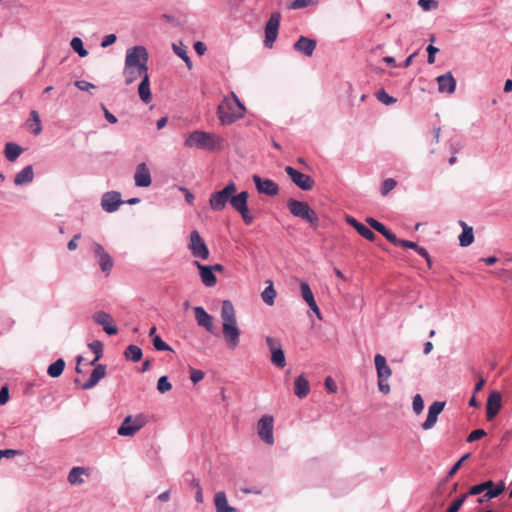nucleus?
<instances>
[{
    "instance_id": "1",
    "label": "nucleus",
    "mask_w": 512,
    "mask_h": 512,
    "mask_svg": "<svg viewBox=\"0 0 512 512\" xmlns=\"http://www.w3.org/2000/svg\"><path fill=\"white\" fill-rule=\"evenodd\" d=\"M221 319L223 336L230 349L239 345L240 330L237 326L236 314L233 304L229 300L222 302Z\"/></svg>"
},
{
    "instance_id": "2",
    "label": "nucleus",
    "mask_w": 512,
    "mask_h": 512,
    "mask_svg": "<svg viewBox=\"0 0 512 512\" xmlns=\"http://www.w3.org/2000/svg\"><path fill=\"white\" fill-rule=\"evenodd\" d=\"M224 139L215 133L202 130H195L185 136L184 146L200 150L215 151L221 150Z\"/></svg>"
},
{
    "instance_id": "3",
    "label": "nucleus",
    "mask_w": 512,
    "mask_h": 512,
    "mask_svg": "<svg viewBox=\"0 0 512 512\" xmlns=\"http://www.w3.org/2000/svg\"><path fill=\"white\" fill-rule=\"evenodd\" d=\"M246 108L238 96L232 92L230 97H225L217 108V115L222 125H231L245 115Z\"/></svg>"
},
{
    "instance_id": "4",
    "label": "nucleus",
    "mask_w": 512,
    "mask_h": 512,
    "mask_svg": "<svg viewBox=\"0 0 512 512\" xmlns=\"http://www.w3.org/2000/svg\"><path fill=\"white\" fill-rule=\"evenodd\" d=\"M287 206L293 216L308 222L313 227L318 226V216L306 202L289 199Z\"/></svg>"
},
{
    "instance_id": "5",
    "label": "nucleus",
    "mask_w": 512,
    "mask_h": 512,
    "mask_svg": "<svg viewBox=\"0 0 512 512\" xmlns=\"http://www.w3.org/2000/svg\"><path fill=\"white\" fill-rule=\"evenodd\" d=\"M147 422L148 417L144 413L128 415L124 418L122 424L119 426L117 433L120 436L133 437L147 424Z\"/></svg>"
},
{
    "instance_id": "6",
    "label": "nucleus",
    "mask_w": 512,
    "mask_h": 512,
    "mask_svg": "<svg viewBox=\"0 0 512 512\" xmlns=\"http://www.w3.org/2000/svg\"><path fill=\"white\" fill-rule=\"evenodd\" d=\"M237 191L236 184L234 182L228 183L222 190L213 192L209 198V205L214 211H221L226 207V204L230 203V198Z\"/></svg>"
},
{
    "instance_id": "7",
    "label": "nucleus",
    "mask_w": 512,
    "mask_h": 512,
    "mask_svg": "<svg viewBox=\"0 0 512 512\" xmlns=\"http://www.w3.org/2000/svg\"><path fill=\"white\" fill-rule=\"evenodd\" d=\"M148 52L143 46H134L126 51L125 64L139 67L143 72L148 71Z\"/></svg>"
},
{
    "instance_id": "8",
    "label": "nucleus",
    "mask_w": 512,
    "mask_h": 512,
    "mask_svg": "<svg viewBox=\"0 0 512 512\" xmlns=\"http://www.w3.org/2000/svg\"><path fill=\"white\" fill-rule=\"evenodd\" d=\"M188 248L195 258L206 260L209 257V249L197 230L190 233Z\"/></svg>"
},
{
    "instance_id": "9",
    "label": "nucleus",
    "mask_w": 512,
    "mask_h": 512,
    "mask_svg": "<svg viewBox=\"0 0 512 512\" xmlns=\"http://www.w3.org/2000/svg\"><path fill=\"white\" fill-rule=\"evenodd\" d=\"M280 21V12H273L268 21L266 22L264 44L268 48H272L274 42L277 39Z\"/></svg>"
},
{
    "instance_id": "10",
    "label": "nucleus",
    "mask_w": 512,
    "mask_h": 512,
    "mask_svg": "<svg viewBox=\"0 0 512 512\" xmlns=\"http://www.w3.org/2000/svg\"><path fill=\"white\" fill-rule=\"evenodd\" d=\"M266 343L271 353V362L279 368H284L286 366V359L280 340L267 336Z\"/></svg>"
},
{
    "instance_id": "11",
    "label": "nucleus",
    "mask_w": 512,
    "mask_h": 512,
    "mask_svg": "<svg viewBox=\"0 0 512 512\" xmlns=\"http://www.w3.org/2000/svg\"><path fill=\"white\" fill-rule=\"evenodd\" d=\"M273 422V416L264 415L259 419L257 423L258 436L262 441H264L268 445L274 444Z\"/></svg>"
},
{
    "instance_id": "12",
    "label": "nucleus",
    "mask_w": 512,
    "mask_h": 512,
    "mask_svg": "<svg viewBox=\"0 0 512 512\" xmlns=\"http://www.w3.org/2000/svg\"><path fill=\"white\" fill-rule=\"evenodd\" d=\"M286 173L292 182L304 191H309L314 187V180L307 174H304L291 166L285 167Z\"/></svg>"
},
{
    "instance_id": "13",
    "label": "nucleus",
    "mask_w": 512,
    "mask_h": 512,
    "mask_svg": "<svg viewBox=\"0 0 512 512\" xmlns=\"http://www.w3.org/2000/svg\"><path fill=\"white\" fill-rule=\"evenodd\" d=\"M93 252L95 254V257L98 259V264L101 270L106 275H109L113 267V261L110 255L104 250L103 246L99 243H94Z\"/></svg>"
},
{
    "instance_id": "14",
    "label": "nucleus",
    "mask_w": 512,
    "mask_h": 512,
    "mask_svg": "<svg viewBox=\"0 0 512 512\" xmlns=\"http://www.w3.org/2000/svg\"><path fill=\"white\" fill-rule=\"evenodd\" d=\"M444 407L445 402L442 401H435L429 406L427 418L421 425L423 430H430L435 426L438 416Z\"/></svg>"
},
{
    "instance_id": "15",
    "label": "nucleus",
    "mask_w": 512,
    "mask_h": 512,
    "mask_svg": "<svg viewBox=\"0 0 512 512\" xmlns=\"http://www.w3.org/2000/svg\"><path fill=\"white\" fill-rule=\"evenodd\" d=\"M95 323L103 327V330L109 335H115L118 333V329L115 325L112 316L104 311H98L93 315Z\"/></svg>"
},
{
    "instance_id": "16",
    "label": "nucleus",
    "mask_w": 512,
    "mask_h": 512,
    "mask_svg": "<svg viewBox=\"0 0 512 512\" xmlns=\"http://www.w3.org/2000/svg\"><path fill=\"white\" fill-rule=\"evenodd\" d=\"M502 407V396L498 391H493L489 394L486 403V418L491 421L499 413Z\"/></svg>"
},
{
    "instance_id": "17",
    "label": "nucleus",
    "mask_w": 512,
    "mask_h": 512,
    "mask_svg": "<svg viewBox=\"0 0 512 512\" xmlns=\"http://www.w3.org/2000/svg\"><path fill=\"white\" fill-rule=\"evenodd\" d=\"M253 182L261 194H266L268 196H275L279 192L278 185L270 179H263L259 175H253Z\"/></svg>"
},
{
    "instance_id": "18",
    "label": "nucleus",
    "mask_w": 512,
    "mask_h": 512,
    "mask_svg": "<svg viewBox=\"0 0 512 512\" xmlns=\"http://www.w3.org/2000/svg\"><path fill=\"white\" fill-rule=\"evenodd\" d=\"M122 203L121 195L116 191L106 192L101 199L103 210L109 213L116 211Z\"/></svg>"
},
{
    "instance_id": "19",
    "label": "nucleus",
    "mask_w": 512,
    "mask_h": 512,
    "mask_svg": "<svg viewBox=\"0 0 512 512\" xmlns=\"http://www.w3.org/2000/svg\"><path fill=\"white\" fill-rule=\"evenodd\" d=\"M134 181L137 187H148L151 185V172L145 163H140L136 167Z\"/></svg>"
},
{
    "instance_id": "20",
    "label": "nucleus",
    "mask_w": 512,
    "mask_h": 512,
    "mask_svg": "<svg viewBox=\"0 0 512 512\" xmlns=\"http://www.w3.org/2000/svg\"><path fill=\"white\" fill-rule=\"evenodd\" d=\"M301 295L304 301L308 304L310 309L316 314L318 319H321L320 309L314 299L313 292L307 282H301L300 284Z\"/></svg>"
},
{
    "instance_id": "21",
    "label": "nucleus",
    "mask_w": 512,
    "mask_h": 512,
    "mask_svg": "<svg viewBox=\"0 0 512 512\" xmlns=\"http://www.w3.org/2000/svg\"><path fill=\"white\" fill-rule=\"evenodd\" d=\"M146 75H148V71L143 72L139 67L124 63L123 77L127 86L133 84L138 79H142Z\"/></svg>"
},
{
    "instance_id": "22",
    "label": "nucleus",
    "mask_w": 512,
    "mask_h": 512,
    "mask_svg": "<svg viewBox=\"0 0 512 512\" xmlns=\"http://www.w3.org/2000/svg\"><path fill=\"white\" fill-rule=\"evenodd\" d=\"M195 266L199 270L200 278L202 283L207 287H213L217 283V278L213 273L212 269L208 265H202L200 262L195 261Z\"/></svg>"
},
{
    "instance_id": "23",
    "label": "nucleus",
    "mask_w": 512,
    "mask_h": 512,
    "mask_svg": "<svg viewBox=\"0 0 512 512\" xmlns=\"http://www.w3.org/2000/svg\"><path fill=\"white\" fill-rule=\"evenodd\" d=\"M438 83V89L441 93L452 94L456 88V80L451 72H447L444 75H440L436 78Z\"/></svg>"
},
{
    "instance_id": "24",
    "label": "nucleus",
    "mask_w": 512,
    "mask_h": 512,
    "mask_svg": "<svg viewBox=\"0 0 512 512\" xmlns=\"http://www.w3.org/2000/svg\"><path fill=\"white\" fill-rule=\"evenodd\" d=\"M374 363L378 380H388L392 375V370L387 365L386 358L381 354H376L374 357Z\"/></svg>"
},
{
    "instance_id": "25",
    "label": "nucleus",
    "mask_w": 512,
    "mask_h": 512,
    "mask_svg": "<svg viewBox=\"0 0 512 512\" xmlns=\"http://www.w3.org/2000/svg\"><path fill=\"white\" fill-rule=\"evenodd\" d=\"M105 376H106V366L99 364L93 369L88 381L85 382L84 384H82L81 388L84 390L91 389L94 386H96L98 384V382L101 379H103Z\"/></svg>"
},
{
    "instance_id": "26",
    "label": "nucleus",
    "mask_w": 512,
    "mask_h": 512,
    "mask_svg": "<svg viewBox=\"0 0 512 512\" xmlns=\"http://www.w3.org/2000/svg\"><path fill=\"white\" fill-rule=\"evenodd\" d=\"M315 48L316 41L305 36H301L294 44V49L296 51L301 52L308 57L312 56Z\"/></svg>"
},
{
    "instance_id": "27",
    "label": "nucleus",
    "mask_w": 512,
    "mask_h": 512,
    "mask_svg": "<svg viewBox=\"0 0 512 512\" xmlns=\"http://www.w3.org/2000/svg\"><path fill=\"white\" fill-rule=\"evenodd\" d=\"M194 315L197 324L204 327L207 331L211 332L213 328V318L202 307L197 306L194 308Z\"/></svg>"
},
{
    "instance_id": "28",
    "label": "nucleus",
    "mask_w": 512,
    "mask_h": 512,
    "mask_svg": "<svg viewBox=\"0 0 512 512\" xmlns=\"http://www.w3.org/2000/svg\"><path fill=\"white\" fill-rule=\"evenodd\" d=\"M310 392V385L308 379L305 377V375L298 376L294 381V393L295 395L303 399L308 396Z\"/></svg>"
},
{
    "instance_id": "29",
    "label": "nucleus",
    "mask_w": 512,
    "mask_h": 512,
    "mask_svg": "<svg viewBox=\"0 0 512 512\" xmlns=\"http://www.w3.org/2000/svg\"><path fill=\"white\" fill-rule=\"evenodd\" d=\"M248 197H249V194L247 191H242L237 195L235 193L230 198V205L237 212H243V210L245 211V208L248 207V204H247Z\"/></svg>"
},
{
    "instance_id": "30",
    "label": "nucleus",
    "mask_w": 512,
    "mask_h": 512,
    "mask_svg": "<svg viewBox=\"0 0 512 512\" xmlns=\"http://www.w3.org/2000/svg\"><path fill=\"white\" fill-rule=\"evenodd\" d=\"M33 178V167L31 165H28L15 175L14 183L17 186L26 185L28 183H31L33 181Z\"/></svg>"
},
{
    "instance_id": "31",
    "label": "nucleus",
    "mask_w": 512,
    "mask_h": 512,
    "mask_svg": "<svg viewBox=\"0 0 512 512\" xmlns=\"http://www.w3.org/2000/svg\"><path fill=\"white\" fill-rule=\"evenodd\" d=\"M215 508L217 512H239L236 508L228 504L226 495L223 491L215 494Z\"/></svg>"
},
{
    "instance_id": "32",
    "label": "nucleus",
    "mask_w": 512,
    "mask_h": 512,
    "mask_svg": "<svg viewBox=\"0 0 512 512\" xmlns=\"http://www.w3.org/2000/svg\"><path fill=\"white\" fill-rule=\"evenodd\" d=\"M138 94L140 99L145 103L148 104L152 100V94L150 90V80L149 75H146L141 79V82L138 86Z\"/></svg>"
},
{
    "instance_id": "33",
    "label": "nucleus",
    "mask_w": 512,
    "mask_h": 512,
    "mask_svg": "<svg viewBox=\"0 0 512 512\" xmlns=\"http://www.w3.org/2000/svg\"><path fill=\"white\" fill-rule=\"evenodd\" d=\"M459 224L463 229L462 233L459 235V244L462 247H467L474 241L473 228L468 226L464 221H459Z\"/></svg>"
},
{
    "instance_id": "34",
    "label": "nucleus",
    "mask_w": 512,
    "mask_h": 512,
    "mask_svg": "<svg viewBox=\"0 0 512 512\" xmlns=\"http://www.w3.org/2000/svg\"><path fill=\"white\" fill-rule=\"evenodd\" d=\"M366 222L369 224V226L373 229H375L377 232L381 233L388 241H394L395 240V234L387 229L385 225H383L381 222L374 218H367Z\"/></svg>"
},
{
    "instance_id": "35",
    "label": "nucleus",
    "mask_w": 512,
    "mask_h": 512,
    "mask_svg": "<svg viewBox=\"0 0 512 512\" xmlns=\"http://www.w3.org/2000/svg\"><path fill=\"white\" fill-rule=\"evenodd\" d=\"M26 126L34 135H39L42 132V124L39 113L36 110L30 112V116L26 121Z\"/></svg>"
},
{
    "instance_id": "36",
    "label": "nucleus",
    "mask_w": 512,
    "mask_h": 512,
    "mask_svg": "<svg viewBox=\"0 0 512 512\" xmlns=\"http://www.w3.org/2000/svg\"><path fill=\"white\" fill-rule=\"evenodd\" d=\"M22 152L23 150L18 144L8 142L5 145L4 153L8 161H15L21 155Z\"/></svg>"
},
{
    "instance_id": "37",
    "label": "nucleus",
    "mask_w": 512,
    "mask_h": 512,
    "mask_svg": "<svg viewBox=\"0 0 512 512\" xmlns=\"http://www.w3.org/2000/svg\"><path fill=\"white\" fill-rule=\"evenodd\" d=\"M268 286L261 293L262 300L269 306H272L275 302L276 290L273 287V282L271 280L266 281Z\"/></svg>"
},
{
    "instance_id": "38",
    "label": "nucleus",
    "mask_w": 512,
    "mask_h": 512,
    "mask_svg": "<svg viewBox=\"0 0 512 512\" xmlns=\"http://www.w3.org/2000/svg\"><path fill=\"white\" fill-rule=\"evenodd\" d=\"M64 368H65V361L63 359L59 358L54 363L49 365V367L47 369V373L50 377L57 378L63 373Z\"/></svg>"
},
{
    "instance_id": "39",
    "label": "nucleus",
    "mask_w": 512,
    "mask_h": 512,
    "mask_svg": "<svg viewBox=\"0 0 512 512\" xmlns=\"http://www.w3.org/2000/svg\"><path fill=\"white\" fill-rule=\"evenodd\" d=\"M172 49L176 55H178L181 59H183L185 61V63L187 64V67L189 69H191L192 62H191L190 58L188 57L187 47L180 42L179 44L174 43L172 45Z\"/></svg>"
},
{
    "instance_id": "40",
    "label": "nucleus",
    "mask_w": 512,
    "mask_h": 512,
    "mask_svg": "<svg viewBox=\"0 0 512 512\" xmlns=\"http://www.w3.org/2000/svg\"><path fill=\"white\" fill-rule=\"evenodd\" d=\"M124 355L126 359L137 362L142 358V350L137 345H129L126 348Z\"/></svg>"
},
{
    "instance_id": "41",
    "label": "nucleus",
    "mask_w": 512,
    "mask_h": 512,
    "mask_svg": "<svg viewBox=\"0 0 512 512\" xmlns=\"http://www.w3.org/2000/svg\"><path fill=\"white\" fill-rule=\"evenodd\" d=\"M85 473V469L82 467H74L70 470L68 475V481L71 484H81L83 483V479L81 475Z\"/></svg>"
},
{
    "instance_id": "42",
    "label": "nucleus",
    "mask_w": 512,
    "mask_h": 512,
    "mask_svg": "<svg viewBox=\"0 0 512 512\" xmlns=\"http://www.w3.org/2000/svg\"><path fill=\"white\" fill-rule=\"evenodd\" d=\"M319 0H294L289 4V8L293 10L302 9L308 6L317 5Z\"/></svg>"
},
{
    "instance_id": "43",
    "label": "nucleus",
    "mask_w": 512,
    "mask_h": 512,
    "mask_svg": "<svg viewBox=\"0 0 512 512\" xmlns=\"http://www.w3.org/2000/svg\"><path fill=\"white\" fill-rule=\"evenodd\" d=\"M72 49L79 54L81 57L88 55V51L84 49L83 42L79 37H74L70 43Z\"/></svg>"
},
{
    "instance_id": "44",
    "label": "nucleus",
    "mask_w": 512,
    "mask_h": 512,
    "mask_svg": "<svg viewBox=\"0 0 512 512\" xmlns=\"http://www.w3.org/2000/svg\"><path fill=\"white\" fill-rule=\"evenodd\" d=\"M90 349L95 353V358L91 361V365H94L102 356V343L99 341H93L89 344Z\"/></svg>"
},
{
    "instance_id": "45",
    "label": "nucleus",
    "mask_w": 512,
    "mask_h": 512,
    "mask_svg": "<svg viewBox=\"0 0 512 512\" xmlns=\"http://www.w3.org/2000/svg\"><path fill=\"white\" fill-rule=\"evenodd\" d=\"M397 185V182L393 178H387L383 181L381 186V194L383 196L388 195Z\"/></svg>"
},
{
    "instance_id": "46",
    "label": "nucleus",
    "mask_w": 512,
    "mask_h": 512,
    "mask_svg": "<svg viewBox=\"0 0 512 512\" xmlns=\"http://www.w3.org/2000/svg\"><path fill=\"white\" fill-rule=\"evenodd\" d=\"M172 388L171 383L168 381L167 376H161L157 382V389L160 393H166Z\"/></svg>"
},
{
    "instance_id": "47",
    "label": "nucleus",
    "mask_w": 512,
    "mask_h": 512,
    "mask_svg": "<svg viewBox=\"0 0 512 512\" xmlns=\"http://www.w3.org/2000/svg\"><path fill=\"white\" fill-rule=\"evenodd\" d=\"M390 242L392 244L396 245V246H401L403 248H410V249H413L415 251H417V249L419 248L417 243L409 241V240L399 239L396 236H395V240L394 241H390Z\"/></svg>"
},
{
    "instance_id": "48",
    "label": "nucleus",
    "mask_w": 512,
    "mask_h": 512,
    "mask_svg": "<svg viewBox=\"0 0 512 512\" xmlns=\"http://www.w3.org/2000/svg\"><path fill=\"white\" fill-rule=\"evenodd\" d=\"M467 498V494L461 495L459 498L455 499L451 505L448 507L447 512H458L462 507L463 503Z\"/></svg>"
},
{
    "instance_id": "49",
    "label": "nucleus",
    "mask_w": 512,
    "mask_h": 512,
    "mask_svg": "<svg viewBox=\"0 0 512 512\" xmlns=\"http://www.w3.org/2000/svg\"><path fill=\"white\" fill-rule=\"evenodd\" d=\"M152 341L154 348L158 351L172 350L171 347L166 342H164L159 336H154Z\"/></svg>"
},
{
    "instance_id": "50",
    "label": "nucleus",
    "mask_w": 512,
    "mask_h": 512,
    "mask_svg": "<svg viewBox=\"0 0 512 512\" xmlns=\"http://www.w3.org/2000/svg\"><path fill=\"white\" fill-rule=\"evenodd\" d=\"M357 232L364 237L365 239L369 241H374L376 238V235L364 224H361L359 228L357 229Z\"/></svg>"
},
{
    "instance_id": "51",
    "label": "nucleus",
    "mask_w": 512,
    "mask_h": 512,
    "mask_svg": "<svg viewBox=\"0 0 512 512\" xmlns=\"http://www.w3.org/2000/svg\"><path fill=\"white\" fill-rule=\"evenodd\" d=\"M413 411L419 415L424 409V402L420 394H416L412 402Z\"/></svg>"
},
{
    "instance_id": "52",
    "label": "nucleus",
    "mask_w": 512,
    "mask_h": 512,
    "mask_svg": "<svg viewBox=\"0 0 512 512\" xmlns=\"http://www.w3.org/2000/svg\"><path fill=\"white\" fill-rule=\"evenodd\" d=\"M418 5L424 11H429V10L438 8V1H436V0H418Z\"/></svg>"
},
{
    "instance_id": "53",
    "label": "nucleus",
    "mask_w": 512,
    "mask_h": 512,
    "mask_svg": "<svg viewBox=\"0 0 512 512\" xmlns=\"http://www.w3.org/2000/svg\"><path fill=\"white\" fill-rule=\"evenodd\" d=\"M377 99L386 105L394 104L396 102V99L388 95L384 90L377 93Z\"/></svg>"
},
{
    "instance_id": "54",
    "label": "nucleus",
    "mask_w": 512,
    "mask_h": 512,
    "mask_svg": "<svg viewBox=\"0 0 512 512\" xmlns=\"http://www.w3.org/2000/svg\"><path fill=\"white\" fill-rule=\"evenodd\" d=\"M189 371H190V379L194 384L200 382L205 376L203 371L194 369L192 367H190Z\"/></svg>"
},
{
    "instance_id": "55",
    "label": "nucleus",
    "mask_w": 512,
    "mask_h": 512,
    "mask_svg": "<svg viewBox=\"0 0 512 512\" xmlns=\"http://www.w3.org/2000/svg\"><path fill=\"white\" fill-rule=\"evenodd\" d=\"M505 490L504 484L495 485L493 488L489 489L486 493L488 498L493 499L499 496Z\"/></svg>"
},
{
    "instance_id": "56",
    "label": "nucleus",
    "mask_w": 512,
    "mask_h": 512,
    "mask_svg": "<svg viewBox=\"0 0 512 512\" xmlns=\"http://www.w3.org/2000/svg\"><path fill=\"white\" fill-rule=\"evenodd\" d=\"M484 436H486V432L483 430V429H476V430H473L467 437V442L468 443H471V442H474L476 440H479L481 438H483Z\"/></svg>"
},
{
    "instance_id": "57",
    "label": "nucleus",
    "mask_w": 512,
    "mask_h": 512,
    "mask_svg": "<svg viewBox=\"0 0 512 512\" xmlns=\"http://www.w3.org/2000/svg\"><path fill=\"white\" fill-rule=\"evenodd\" d=\"M470 457V454H465L464 456H462L453 466L452 468L450 469L449 471V476H453L454 474L457 473V471L460 469V467L462 466V464Z\"/></svg>"
},
{
    "instance_id": "58",
    "label": "nucleus",
    "mask_w": 512,
    "mask_h": 512,
    "mask_svg": "<svg viewBox=\"0 0 512 512\" xmlns=\"http://www.w3.org/2000/svg\"><path fill=\"white\" fill-rule=\"evenodd\" d=\"M75 86L82 90V91H88L90 89H94L95 88V85L90 83V82H87L85 80H78L76 81L75 83Z\"/></svg>"
},
{
    "instance_id": "59",
    "label": "nucleus",
    "mask_w": 512,
    "mask_h": 512,
    "mask_svg": "<svg viewBox=\"0 0 512 512\" xmlns=\"http://www.w3.org/2000/svg\"><path fill=\"white\" fill-rule=\"evenodd\" d=\"M426 50L428 52L427 62L429 64H434L435 54L439 51L438 48L433 45H429Z\"/></svg>"
},
{
    "instance_id": "60",
    "label": "nucleus",
    "mask_w": 512,
    "mask_h": 512,
    "mask_svg": "<svg viewBox=\"0 0 512 512\" xmlns=\"http://www.w3.org/2000/svg\"><path fill=\"white\" fill-rule=\"evenodd\" d=\"M325 388L327 389L328 392L330 393H336L337 392V385L335 383V381L331 378V377H327L325 379Z\"/></svg>"
},
{
    "instance_id": "61",
    "label": "nucleus",
    "mask_w": 512,
    "mask_h": 512,
    "mask_svg": "<svg viewBox=\"0 0 512 512\" xmlns=\"http://www.w3.org/2000/svg\"><path fill=\"white\" fill-rule=\"evenodd\" d=\"M416 252L426 260L428 267L431 268L432 260L428 251L425 248L419 246Z\"/></svg>"
},
{
    "instance_id": "62",
    "label": "nucleus",
    "mask_w": 512,
    "mask_h": 512,
    "mask_svg": "<svg viewBox=\"0 0 512 512\" xmlns=\"http://www.w3.org/2000/svg\"><path fill=\"white\" fill-rule=\"evenodd\" d=\"M115 41H116V36L114 34H109L104 37V39L102 40L101 46L103 48H106V47L114 44Z\"/></svg>"
},
{
    "instance_id": "63",
    "label": "nucleus",
    "mask_w": 512,
    "mask_h": 512,
    "mask_svg": "<svg viewBox=\"0 0 512 512\" xmlns=\"http://www.w3.org/2000/svg\"><path fill=\"white\" fill-rule=\"evenodd\" d=\"M239 213L241 214V217H242L243 221L245 222V224L249 225L253 222L254 217L250 214L248 207L245 208V211L243 210V212H239Z\"/></svg>"
},
{
    "instance_id": "64",
    "label": "nucleus",
    "mask_w": 512,
    "mask_h": 512,
    "mask_svg": "<svg viewBox=\"0 0 512 512\" xmlns=\"http://www.w3.org/2000/svg\"><path fill=\"white\" fill-rule=\"evenodd\" d=\"M483 487L484 486L482 484L474 485V486L470 487L469 491L466 494H467V496L468 495H479L484 492Z\"/></svg>"
}]
</instances>
